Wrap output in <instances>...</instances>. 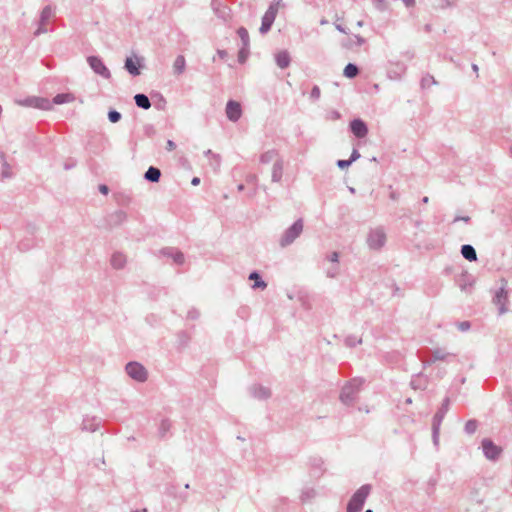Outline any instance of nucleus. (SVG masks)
I'll use <instances>...</instances> for the list:
<instances>
[{
    "label": "nucleus",
    "mask_w": 512,
    "mask_h": 512,
    "mask_svg": "<svg viewBox=\"0 0 512 512\" xmlns=\"http://www.w3.org/2000/svg\"><path fill=\"white\" fill-rule=\"evenodd\" d=\"M370 493V486L364 485L360 487L355 494L352 496L351 500L347 506V512H359L363 504Z\"/></svg>",
    "instance_id": "nucleus-1"
},
{
    "label": "nucleus",
    "mask_w": 512,
    "mask_h": 512,
    "mask_svg": "<svg viewBox=\"0 0 512 512\" xmlns=\"http://www.w3.org/2000/svg\"><path fill=\"white\" fill-rule=\"evenodd\" d=\"M280 6H281L280 1H277L276 3H273L269 6V8L267 9V11L265 12V14L262 18V24L260 27V31L262 33H265L270 29V27L272 26V24L276 18V15L278 13Z\"/></svg>",
    "instance_id": "nucleus-2"
},
{
    "label": "nucleus",
    "mask_w": 512,
    "mask_h": 512,
    "mask_svg": "<svg viewBox=\"0 0 512 512\" xmlns=\"http://www.w3.org/2000/svg\"><path fill=\"white\" fill-rule=\"evenodd\" d=\"M126 371L131 378H133L137 381L142 382L147 379V371L139 363L133 362V363L127 364Z\"/></svg>",
    "instance_id": "nucleus-3"
},
{
    "label": "nucleus",
    "mask_w": 512,
    "mask_h": 512,
    "mask_svg": "<svg viewBox=\"0 0 512 512\" xmlns=\"http://www.w3.org/2000/svg\"><path fill=\"white\" fill-rule=\"evenodd\" d=\"M303 230V224L301 221H297L295 222L286 232L285 236L283 237L282 239V246H285V245H288L290 244L291 242H293V240L295 238H297L300 233L302 232Z\"/></svg>",
    "instance_id": "nucleus-4"
},
{
    "label": "nucleus",
    "mask_w": 512,
    "mask_h": 512,
    "mask_svg": "<svg viewBox=\"0 0 512 512\" xmlns=\"http://www.w3.org/2000/svg\"><path fill=\"white\" fill-rule=\"evenodd\" d=\"M226 115L229 120L237 121L242 115L240 103L236 101H229L226 105Z\"/></svg>",
    "instance_id": "nucleus-5"
},
{
    "label": "nucleus",
    "mask_w": 512,
    "mask_h": 512,
    "mask_svg": "<svg viewBox=\"0 0 512 512\" xmlns=\"http://www.w3.org/2000/svg\"><path fill=\"white\" fill-rule=\"evenodd\" d=\"M91 68L99 75L109 77V71L98 57L91 56L88 58Z\"/></svg>",
    "instance_id": "nucleus-6"
},
{
    "label": "nucleus",
    "mask_w": 512,
    "mask_h": 512,
    "mask_svg": "<svg viewBox=\"0 0 512 512\" xmlns=\"http://www.w3.org/2000/svg\"><path fill=\"white\" fill-rule=\"evenodd\" d=\"M368 242L371 248L378 249L383 246L385 242V235L380 230L373 231L370 234Z\"/></svg>",
    "instance_id": "nucleus-7"
},
{
    "label": "nucleus",
    "mask_w": 512,
    "mask_h": 512,
    "mask_svg": "<svg viewBox=\"0 0 512 512\" xmlns=\"http://www.w3.org/2000/svg\"><path fill=\"white\" fill-rule=\"evenodd\" d=\"M350 127H351L352 133L356 137H359V138L365 137L367 132H368L365 123L363 121H361V120H358V119L352 121Z\"/></svg>",
    "instance_id": "nucleus-8"
},
{
    "label": "nucleus",
    "mask_w": 512,
    "mask_h": 512,
    "mask_svg": "<svg viewBox=\"0 0 512 512\" xmlns=\"http://www.w3.org/2000/svg\"><path fill=\"white\" fill-rule=\"evenodd\" d=\"M482 446L485 455L490 459L495 458L500 453V449L496 445H494L490 440H484Z\"/></svg>",
    "instance_id": "nucleus-9"
},
{
    "label": "nucleus",
    "mask_w": 512,
    "mask_h": 512,
    "mask_svg": "<svg viewBox=\"0 0 512 512\" xmlns=\"http://www.w3.org/2000/svg\"><path fill=\"white\" fill-rule=\"evenodd\" d=\"M283 160L282 159H276V161L273 164L272 167V180L274 182H279L282 179L283 176Z\"/></svg>",
    "instance_id": "nucleus-10"
},
{
    "label": "nucleus",
    "mask_w": 512,
    "mask_h": 512,
    "mask_svg": "<svg viewBox=\"0 0 512 512\" xmlns=\"http://www.w3.org/2000/svg\"><path fill=\"white\" fill-rule=\"evenodd\" d=\"M275 60L277 65L284 69L289 66L290 64V55L287 51H280L276 54Z\"/></svg>",
    "instance_id": "nucleus-11"
},
{
    "label": "nucleus",
    "mask_w": 512,
    "mask_h": 512,
    "mask_svg": "<svg viewBox=\"0 0 512 512\" xmlns=\"http://www.w3.org/2000/svg\"><path fill=\"white\" fill-rule=\"evenodd\" d=\"M185 66H186V60H185L184 56L179 55L173 63V73L175 75L182 74L185 70Z\"/></svg>",
    "instance_id": "nucleus-12"
},
{
    "label": "nucleus",
    "mask_w": 512,
    "mask_h": 512,
    "mask_svg": "<svg viewBox=\"0 0 512 512\" xmlns=\"http://www.w3.org/2000/svg\"><path fill=\"white\" fill-rule=\"evenodd\" d=\"M276 159H281V158L279 157L278 153L274 150L266 151L260 157L261 163H265V164H268L271 162L274 163L276 161Z\"/></svg>",
    "instance_id": "nucleus-13"
},
{
    "label": "nucleus",
    "mask_w": 512,
    "mask_h": 512,
    "mask_svg": "<svg viewBox=\"0 0 512 512\" xmlns=\"http://www.w3.org/2000/svg\"><path fill=\"white\" fill-rule=\"evenodd\" d=\"M461 253L463 257L469 261H475L477 259L476 251L471 245H463Z\"/></svg>",
    "instance_id": "nucleus-14"
},
{
    "label": "nucleus",
    "mask_w": 512,
    "mask_h": 512,
    "mask_svg": "<svg viewBox=\"0 0 512 512\" xmlns=\"http://www.w3.org/2000/svg\"><path fill=\"white\" fill-rule=\"evenodd\" d=\"M138 66H139V62L137 59H133V58H128L125 62V67L126 69L133 75H138L139 74V69H138Z\"/></svg>",
    "instance_id": "nucleus-15"
},
{
    "label": "nucleus",
    "mask_w": 512,
    "mask_h": 512,
    "mask_svg": "<svg viewBox=\"0 0 512 512\" xmlns=\"http://www.w3.org/2000/svg\"><path fill=\"white\" fill-rule=\"evenodd\" d=\"M160 176H161L160 170L155 167H149V169L145 173V178L151 182L159 181Z\"/></svg>",
    "instance_id": "nucleus-16"
},
{
    "label": "nucleus",
    "mask_w": 512,
    "mask_h": 512,
    "mask_svg": "<svg viewBox=\"0 0 512 512\" xmlns=\"http://www.w3.org/2000/svg\"><path fill=\"white\" fill-rule=\"evenodd\" d=\"M359 73V70L356 65L349 63L345 66L343 70V75L349 79L356 77Z\"/></svg>",
    "instance_id": "nucleus-17"
},
{
    "label": "nucleus",
    "mask_w": 512,
    "mask_h": 512,
    "mask_svg": "<svg viewBox=\"0 0 512 512\" xmlns=\"http://www.w3.org/2000/svg\"><path fill=\"white\" fill-rule=\"evenodd\" d=\"M75 100V97L73 94L66 93V94H58L54 97V103L55 104H63V103H70Z\"/></svg>",
    "instance_id": "nucleus-18"
},
{
    "label": "nucleus",
    "mask_w": 512,
    "mask_h": 512,
    "mask_svg": "<svg viewBox=\"0 0 512 512\" xmlns=\"http://www.w3.org/2000/svg\"><path fill=\"white\" fill-rule=\"evenodd\" d=\"M134 99H135V102H136L137 106L140 107V108L148 109L151 106L148 97L146 95H144V94H137L134 97Z\"/></svg>",
    "instance_id": "nucleus-19"
},
{
    "label": "nucleus",
    "mask_w": 512,
    "mask_h": 512,
    "mask_svg": "<svg viewBox=\"0 0 512 512\" xmlns=\"http://www.w3.org/2000/svg\"><path fill=\"white\" fill-rule=\"evenodd\" d=\"M250 280L254 281L253 288H266V283L260 279V276L257 272H252L249 276Z\"/></svg>",
    "instance_id": "nucleus-20"
},
{
    "label": "nucleus",
    "mask_w": 512,
    "mask_h": 512,
    "mask_svg": "<svg viewBox=\"0 0 512 512\" xmlns=\"http://www.w3.org/2000/svg\"><path fill=\"white\" fill-rule=\"evenodd\" d=\"M111 261H112V264L114 267L121 268V267H123L126 260H125L124 255L117 253L112 256Z\"/></svg>",
    "instance_id": "nucleus-21"
},
{
    "label": "nucleus",
    "mask_w": 512,
    "mask_h": 512,
    "mask_svg": "<svg viewBox=\"0 0 512 512\" xmlns=\"http://www.w3.org/2000/svg\"><path fill=\"white\" fill-rule=\"evenodd\" d=\"M237 33L240 36V38L242 39L244 45H247L248 39H249L248 31L242 27V28L238 29Z\"/></svg>",
    "instance_id": "nucleus-22"
},
{
    "label": "nucleus",
    "mask_w": 512,
    "mask_h": 512,
    "mask_svg": "<svg viewBox=\"0 0 512 512\" xmlns=\"http://www.w3.org/2000/svg\"><path fill=\"white\" fill-rule=\"evenodd\" d=\"M35 106L42 108V109H49L51 107L50 103L45 99H36Z\"/></svg>",
    "instance_id": "nucleus-23"
},
{
    "label": "nucleus",
    "mask_w": 512,
    "mask_h": 512,
    "mask_svg": "<svg viewBox=\"0 0 512 512\" xmlns=\"http://www.w3.org/2000/svg\"><path fill=\"white\" fill-rule=\"evenodd\" d=\"M108 118L112 123H116L120 120L121 115L117 111H110L108 114Z\"/></svg>",
    "instance_id": "nucleus-24"
},
{
    "label": "nucleus",
    "mask_w": 512,
    "mask_h": 512,
    "mask_svg": "<svg viewBox=\"0 0 512 512\" xmlns=\"http://www.w3.org/2000/svg\"><path fill=\"white\" fill-rule=\"evenodd\" d=\"M337 164L341 169H344V168H347L351 164V161L350 160H339Z\"/></svg>",
    "instance_id": "nucleus-25"
},
{
    "label": "nucleus",
    "mask_w": 512,
    "mask_h": 512,
    "mask_svg": "<svg viewBox=\"0 0 512 512\" xmlns=\"http://www.w3.org/2000/svg\"><path fill=\"white\" fill-rule=\"evenodd\" d=\"M311 96L314 97V98H319L320 97V89L319 87L317 86H314L312 91H311Z\"/></svg>",
    "instance_id": "nucleus-26"
},
{
    "label": "nucleus",
    "mask_w": 512,
    "mask_h": 512,
    "mask_svg": "<svg viewBox=\"0 0 512 512\" xmlns=\"http://www.w3.org/2000/svg\"><path fill=\"white\" fill-rule=\"evenodd\" d=\"M176 148L175 143L172 140H168L166 143V149L168 151H173Z\"/></svg>",
    "instance_id": "nucleus-27"
},
{
    "label": "nucleus",
    "mask_w": 512,
    "mask_h": 512,
    "mask_svg": "<svg viewBox=\"0 0 512 512\" xmlns=\"http://www.w3.org/2000/svg\"><path fill=\"white\" fill-rule=\"evenodd\" d=\"M459 328H460L461 330H463V331L468 330V329L470 328V324H469V322H466V321L461 322V323L459 324Z\"/></svg>",
    "instance_id": "nucleus-28"
},
{
    "label": "nucleus",
    "mask_w": 512,
    "mask_h": 512,
    "mask_svg": "<svg viewBox=\"0 0 512 512\" xmlns=\"http://www.w3.org/2000/svg\"><path fill=\"white\" fill-rule=\"evenodd\" d=\"M359 157H360V154L358 153V151L354 150V151L352 152L351 159H350L351 163H352L353 161L357 160Z\"/></svg>",
    "instance_id": "nucleus-29"
},
{
    "label": "nucleus",
    "mask_w": 512,
    "mask_h": 512,
    "mask_svg": "<svg viewBox=\"0 0 512 512\" xmlns=\"http://www.w3.org/2000/svg\"><path fill=\"white\" fill-rule=\"evenodd\" d=\"M99 190L103 194H107L108 193V187L106 185H100L99 186Z\"/></svg>",
    "instance_id": "nucleus-30"
},
{
    "label": "nucleus",
    "mask_w": 512,
    "mask_h": 512,
    "mask_svg": "<svg viewBox=\"0 0 512 512\" xmlns=\"http://www.w3.org/2000/svg\"><path fill=\"white\" fill-rule=\"evenodd\" d=\"M200 183V179L198 177H194L191 181V184L196 186Z\"/></svg>",
    "instance_id": "nucleus-31"
},
{
    "label": "nucleus",
    "mask_w": 512,
    "mask_h": 512,
    "mask_svg": "<svg viewBox=\"0 0 512 512\" xmlns=\"http://www.w3.org/2000/svg\"><path fill=\"white\" fill-rule=\"evenodd\" d=\"M175 261L178 262V263H182L183 262V255L182 254L177 255V257L175 258Z\"/></svg>",
    "instance_id": "nucleus-32"
},
{
    "label": "nucleus",
    "mask_w": 512,
    "mask_h": 512,
    "mask_svg": "<svg viewBox=\"0 0 512 512\" xmlns=\"http://www.w3.org/2000/svg\"><path fill=\"white\" fill-rule=\"evenodd\" d=\"M331 260L334 261V262H337L338 261V254L336 252H334L332 254V257H331Z\"/></svg>",
    "instance_id": "nucleus-33"
},
{
    "label": "nucleus",
    "mask_w": 512,
    "mask_h": 512,
    "mask_svg": "<svg viewBox=\"0 0 512 512\" xmlns=\"http://www.w3.org/2000/svg\"><path fill=\"white\" fill-rule=\"evenodd\" d=\"M349 390V387H345L344 390H343V393L341 395V398L344 399V397L346 396V394H348V391Z\"/></svg>",
    "instance_id": "nucleus-34"
},
{
    "label": "nucleus",
    "mask_w": 512,
    "mask_h": 512,
    "mask_svg": "<svg viewBox=\"0 0 512 512\" xmlns=\"http://www.w3.org/2000/svg\"><path fill=\"white\" fill-rule=\"evenodd\" d=\"M403 1H404V2L406 3V5H408V6L413 5V3H414V0H403Z\"/></svg>",
    "instance_id": "nucleus-35"
},
{
    "label": "nucleus",
    "mask_w": 512,
    "mask_h": 512,
    "mask_svg": "<svg viewBox=\"0 0 512 512\" xmlns=\"http://www.w3.org/2000/svg\"><path fill=\"white\" fill-rule=\"evenodd\" d=\"M243 188H244V187H243V185H242V184L238 186V189H239L240 191H241V190H243Z\"/></svg>",
    "instance_id": "nucleus-36"
},
{
    "label": "nucleus",
    "mask_w": 512,
    "mask_h": 512,
    "mask_svg": "<svg viewBox=\"0 0 512 512\" xmlns=\"http://www.w3.org/2000/svg\"><path fill=\"white\" fill-rule=\"evenodd\" d=\"M240 58H244L243 52H240Z\"/></svg>",
    "instance_id": "nucleus-37"
},
{
    "label": "nucleus",
    "mask_w": 512,
    "mask_h": 512,
    "mask_svg": "<svg viewBox=\"0 0 512 512\" xmlns=\"http://www.w3.org/2000/svg\"><path fill=\"white\" fill-rule=\"evenodd\" d=\"M240 58H244L243 52H240Z\"/></svg>",
    "instance_id": "nucleus-38"
},
{
    "label": "nucleus",
    "mask_w": 512,
    "mask_h": 512,
    "mask_svg": "<svg viewBox=\"0 0 512 512\" xmlns=\"http://www.w3.org/2000/svg\"><path fill=\"white\" fill-rule=\"evenodd\" d=\"M240 58H244L243 52H240Z\"/></svg>",
    "instance_id": "nucleus-39"
},
{
    "label": "nucleus",
    "mask_w": 512,
    "mask_h": 512,
    "mask_svg": "<svg viewBox=\"0 0 512 512\" xmlns=\"http://www.w3.org/2000/svg\"><path fill=\"white\" fill-rule=\"evenodd\" d=\"M366 512H372V510H371V509H368V510H366Z\"/></svg>",
    "instance_id": "nucleus-40"
}]
</instances>
